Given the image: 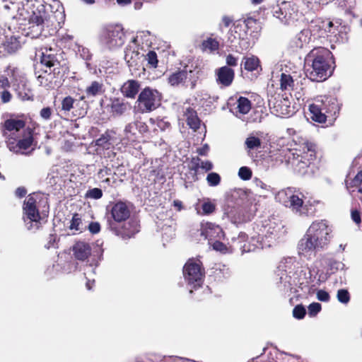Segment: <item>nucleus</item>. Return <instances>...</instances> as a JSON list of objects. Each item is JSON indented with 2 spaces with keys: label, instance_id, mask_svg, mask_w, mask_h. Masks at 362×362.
<instances>
[{
  "label": "nucleus",
  "instance_id": "69168bd1",
  "mask_svg": "<svg viewBox=\"0 0 362 362\" xmlns=\"http://www.w3.org/2000/svg\"><path fill=\"white\" fill-rule=\"evenodd\" d=\"M12 98L11 93L8 91V88L1 89L0 90V99L3 103H7L11 101Z\"/></svg>",
  "mask_w": 362,
  "mask_h": 362
},
{
  "label": "nucleus",
  "instance_id": "4468645a",
  "mask_svg": "<svg viewBox=\"0 0 362 362\" xmlns=\"http://www.w3.org/2000/svg\"><path fill=\"white\" fill-rule=\"evenodd\" d=\"M233 248L234 250H239L242 253L254 251L255 249L264 247H270V241L262 243L261 238L255 240V237L251 238V241L247 242V236L244 233H240L237 238H233Z\"/></svg>",
  "mask_w": 362,
  "mask_h": 362
},
{
  "label": "nucleus",
  "instance_id": "79ce46f5",
  "mask_svg": "<svg viewBox=\"0 0 362 362\" xmlns=\"http://www.w3.org/2000/svg\"><path fill=\"white\" fill-rule=\"evenodd\" d=\"M187 73L185 70L177 71L168 76V83L171 86H177L187 78Z\"/></svg>",
  "mask_w": 362,
  "mask_h": 362
},
{
  "label": "nucleus",
  "instance_id": "a18cd8bd",
  "mask_svg": "<svg viewBox=\"0 0 362 362\" xmlns=\"http://www.w3.org/2000/svg\"><path fill=\"white\" fill-rule=\"evenodd\" d=\"M4 45L8 52H14L21 47V42L17 37L11 36L6 39Z\"/></svg>",
  "mask_w": 362,
  "mask_h": 362
},
{
  "label": "nucleus",
  "instance_id": "9d476101",
  "mask_svg": "<svg viewBox=\"0 0 362 362\" xmlns=\"http://www.w3.org/2000/svg\"><path fill=\"white\" fill-rule=\"evenodd\" d=\"M160 100L161 95L158 90L146 88L139 95L135 109L140 113L152 112L160 106Z\"/></svg>",
  "mask_w": 362,
  "mask_h": 362
},
{
  "label": "nucleus",
  "instance_id": "1a4fd4ad",
  "mask_svg": "<svg viewBox=\"0 0 362 362\" xmlns=\"http://www.w3.org/2000/svg\"><path fill=\"white\" fill-rule=\"evenodd\" d=\"M286 229L282 221L278 217L272 216L262 222L259 228H258V236L264 241V238L269 239L267 243L276 240L284 235Z\"/></svg>",
  "mask_w": 362,
  "mask_h": 362
},
{
  "label": "nucleus",
  "instance_id": "f704fd0d",
  "mask_svg": "<svg viewBox=\"0 0 362 362\" xmlns=\"http://www.w3.org/2000/svg\"><path fill=\"white\" fill-rule=\"evenodd\" d=\"M185 117H186L187 124L190 128L196 130L199 127L200 120L197 115V112L194 110L187 108L185 112Z\"/></svg>",
  "mask_w": 362,
  "mask_h": 362
},
{
  "label": "nucleus",
  "instance_id": "a878e982",
  "mask_svg": "<svg viewBox=\"0 0 362 362\" xmlns=\"http://www.w3.org/2000/svg\"><path fill=\"white\" fill-rule=\"evenodd\" d=\"M213 163L209 160H203L198 156L193 157L189 163V169L197 174L199 170L208 172L213 168Z\"/></svg>",
  "mask_w": 362,
  "mask_h": 362
},
{
  "label": "nucleus",
  "instance_id": "864d4df0",
  "mask_svg": "<svg viewBox=\"0 0 362 362\" xmlns=\"http://www.w3.org/2000/svg\"><path fill=\"white\" fill-rule=\"evenodd\" d=\"M206 181L209 186H217L221 182V177L216 173H210L206 176Z\"/></svg>",
  "mask_w": 362,
  "mask_h": 362
},
{
  "label": "nucleus",
  "instance_id": "09e8293b",
  "mask_svg": "<svg viewBox=\"0 0 362 362\" xmlns=\"http://www.w3.org/2000/svg\"><path fill=\"white\" fill-rule=\"evenodd\" d=\"M86 227L83 226L80 216L77 214H74L71 221L70 229L81 232Z\"/></svg>",
  "mask_w": 362,
  "mask_h": 362
},
{
  "label": "nucleus",
  "instance_id": "052dcab7",
  "mask_svg": "<svg viewBox=\"0 0 362 362\" xmlns=\"http://www.w3.org/2000/svg\"><path fill=\"white\" fill-rule=\"evenodd\" d=\"M308 315L311 317L315 316L322 309L321 305L319 303H312L309 305Z\"/></svg>",
  "mask_w": 362,
  "mask_h": 362
},
{
  "label": "nucleus",
  "instance_id": "e2e57ef3",
  "mask_svg": "<svg viewBox=\"0 0 362 362\" xmlns=\"http://www.w3.org/2000/svg\"><path fill=\"white\" fill-rule=\"evenodd\" d=\"M162 230H163V238L164 240H168V239L173 238L174 237L175 230L171 226H168L165 228L163 227Z\"/></svg>",
  "mask_w": 362,
  "mask_h": 362
},
{
  "label": "nucleus",
  "instance_id": "13d9d810",
  "mask_svg": "<svg viewBox=\"0 0 362 362\" xmlns=\"http://www.w3.org/2000/svg\"><path fill=\"white\" fill-rule=\"evenodd\" d=\"M305 313V308L301 305H296L293 310V317L298 320L303 319Z\"/></svg>",
  "mask_w": 362,
  "mask_h": 362
},
{
  "label": "nucleus",
  "instance_id": "0e129e2a",
  "mask_svg": "<svg viewBox=\"0 0 362 362\" xmlns=\"http://www.w3.org/2000/svg\"><path fill=\"white\" fill-rule=\"evenodd\" d=\"M74 103V98L70 96L64 98L62 103V107L63 110L69 111L72 107Z\"/></svg>",
  "mask_w": 362,
  "mask_h": 362
},
{
  "label": "nucleus",
  "instance_id": "603ef678",
  "mask_svg": "<svg viewBox=\"0 0 362 362\" xmlns=\"http://www.w3.org/2000/svg\"><path fill=\"white\" fill-rule=\"evenodd\" d=\"M337 298V300L343 304H348L350 301V294L346 289L341 288L338 290Z\"/></svg>",
  "mask_w": 362,
  "mask_h": 362
},
{
  "label": "nucleus",
  "instance_id": "f8f14e48",
  "mask_svg": "<svg viewBox=\"0 0 362 362\" xmlns=\"http://www.w3.org/2000/svg\"><path fill=\"white\" fill-rule=\"evenodd\" d=\"M185 281L192 288H197L203 283L204 269L198 259H190L183 267Z\"/></svg>",
  "mask_w": 362,
  "mask_h": 362
},
{
  "label": "nucleus",
  "instance_id": "cd10ccee",
  "mask_svg": "<svg viewBox=\"0 0 362 362\" xmlns=\"http://www.w3.org/2000/svg\"><path fill=\"white\" fill-rule=\"evenodd\" d=\"M289 209L295 215L300 217H313L316 213L313 205H289Z\"/></svg>",
  "mask_w": 362,
  "mask_h": 362
},
{
  "label": "nucleus",
  "instance_id": "412c9836",
  "mask_svg": "<svg viewBox=\"0 0 362 362\" xmlns=\"http://www.w3.org/2000/svg\"><path fill=\"white\" fill-rule=\"evenodd\" d=\"M201 235H203L205 239H208L209 245L214 242V240L218 239L221 240L224 237L221 228L218 225L209 222L202 223Z\"/></svg>",
  "mask_w": 362,
  "mask_h": 362
},
{
  "label": "nucleus",
  "instance_id": "2eb2a0df",
  "mask_svg": "<svg viewBox=\"0 0 362 362\" xmlns=\"http://www.w3.org/2000/svg\"><path fill=\"white\" fill-rule=\"evenodd\" d=\"M148 32L138 33L127 45L124 52V59L129 66L136 65L140 57L144 56V54L139 52V42L144 37L148 36Z\"/></svg>",
  "mask_w": 362,
  "mask_h": 362
},
{
  "label": "nucleus",
  "instance_id": "c85d7f7f",
  "mask_svg": "<svg viewBox=\"0 0 362 362\" xmlns=\"http://www.w3.org/2000/svg\"><path fill=\"white\" fill-rule=\"evenodd\" d=\"M140 89V84L137 81L129 80L121 87V92L128 98H134Z\"/></svg>",
  "mask_w": 362,
  "mask_h": 362
},
{
  "label": "nucleus",
  "instance_id": "f03ea898",
  "mask_svg": "<svg viewBox=\"0 0 362 362\" xmlns=\"http://www.w3.org/2000/svg\"><path fill=\"white\" fill-rule=\"evenodd\" d=\"M333 226L326 219L316 220L310 225L298 244L300 255L310 257L325 248L332 238Z\"/></svg>",
  "mask_w": 362,
  "mask_h": 362
},
{
  "label": "nucleus",
  "instance_id": "6e6d98bb",
  "mask_svg": "<svg viewBox=\"0 0 362 362\" xmlns=\"http://www.w3.org/2000/svg\"><path fill=\"white\" fill-rule=\"evenodd\" d=\"M77 52L79 56L84 60L88 61L91 59L92 54L90 50L83 46L78 45Z\"/></svg>",
  "mask_w": 362,
  "mask_h": 362
},
{
  "label": "nucleus",
  "instance_id": "7c9ffc66",
  "mask_svg": "<svg viewBox=\"0 0 362 362\" xmlns=\"http://www.w3.org/2000/svg\"><path fill=\"white\" fill-rule=\"evenodd\" d=\"M320 100H316L313 104H311L309 107L310 118L319 123L325 122L327 115L323 112L321 105L319 104Z\"/></svg>",
  "mask_w": 362,
  "mask_h": 362
},
{
  "label": "nucleus",
  "instance_id": "5701e85b",
  "mask_svg": "<svg viewBox=\"0 0 362 362\" xmlns=\"http://www.w3.org/2000/svg\"><path fill=\"white\" fill-rule=\"evenodd\" d=\"M216 82L223 86H229L234 78V71L227 66L221 67L216 71Z\"/></svg>",
  "mask_w": 362,
  "mask_h": 362
},
{
  "label": "nucleus",
  "instance_id": "6ab92c4d",
  "mask_svg": "<svg viewBox=\"0 0 362 362\" xmlns=\"http://www.w3.org/2000/svg\"><path fill=\"white\" fill-rule=\"evenodd\" d=\"M270 108L272 113L278 117H289L293 112L288 97H279L274 100H269Z\"/></svg>",
  "mask_w": 362,
  "mask_h": 362
},
{
  "label": "nucleus",
  "instance_id": "c756f323",
  "mask_svg": "<svg viewBox=\"0 0 362 362\" xmlns=\"http://www.w3.org/2000/svg\"><path fill=\"white\" fill-rule=\"evenodd\" d=\"M319 104L327 116L335 115L339 111L338 103L334 98H325V100H320Z\"/></svg>",
  "mask_w": 362,
  "mask_h": 362
},
{
  "label": "nucleus",
  "instance_id": "c9c22d12",
  "mask_svg": "<svg viewBox=\"0 0 362 362\" xmlns=\"http://www.w3.org/2000/svg\"><path fill=\"white\" fill-rule=\"evenodd\" d=\"M103 83L98 81H93L86 87L85 95L83 98H93L103 93Z\"/></svg>",
  "mask_w": 362,
  "mask_h": 362
},
{
  "label": "nucleus",
  "instance_id": "58836bf2",
  "mask_svg": "<svg viewBox=\"0 0 362 362\" xmlns=\"http://www.w3.org/2000/svg\"><path fill=\"white\" fill-rule=\"evenodd\" d=\"M47 194L42 192H33L30 194L24 204H47Z\"/></svg>",
  "mask_w": 362,
  "mask_h": 362
},
{
  "label": "nucleus",
  "instance_id": "774afa93",
  "mask_svg": "<svg viewBox=\"0 0 362 362\" xmlns=\"http://www.w3.org/2000/svg\"><path fill=\"white\" fill-rule=\"evenodd\" d=\"M355 5V0H344L340 3L341 7L346 12L350 11Z\"/></svg>",
  "mask_w": 362,
  "mask_h": 362
},
{
  "label": "nucleus",
  "instance_id": "3c124183",
  "mask_svg": "<svg viewBox=\"0 0 362 362\" xmlns=\"http://www.w3.org/2000/svg\"><path fill=\"white\" fill-rule=\"evenodd\" d=\"M195 210L199 215H209L215 211V205H196Z\"/></svg>",
  "mask_w": 362,
  "mask_h": 362
},
{
  "label": "nucleus",
  "instance_id": "8fccbe9b",
  "mask_svg": "<svg viewBox=\"0 0 362 362\" xmlns=\"http://www.w3.org/2000/svg\"><path fill=\"white\" fill-rule=\"evenodd\" d=\"M362 183V170L357 173L355 177L350 182H346V187L351 193L355 192L354 189H351L354 187H358Z\"/></svg>",
  "mask_w": 362,
  "mask_h": 362
},
{
  "label": "nucleus",
  "instance_id": "0eeeda50",
  "mask_svg": "<svg viewBox=\"0 0 362 362\" xmlns=\"http://www.w3.org/2000/svg\"><path fill=\"white\" fill-rule=\"evenodd\" d=\"M49 214V205H25L23 219L26 228L35 231L46 221Z\"/></svg>",
  "mask_w": 362,
  "mask_h": 362
},
{
  "label": "nucleus",
  "instance_id": "4c0bfd02",
  "mask_svg": "<svg viewBox=\"0 0 362 362\" xmlns=\"http://www.w3.org/2000/svg\"><path fill=\"white\" fill-rule=\"evenodd\" d=\"M240 30V27L235 25L230 29L227 35L228 41L230 43V46L236 50H238L237 43L241 37Z\"/></svg>",
  "mask_w": 362,
  "mask_h": 362
},
{
  "label": "nucleus",
  "instance_id": "c03bdc74",
  "mask_svg": "<svg viewBox=\"0 0 362 362\" xmlns=\"http://www.w3.org/2000/svg\"><path fill=\"white\" fill-rule=\"evenodd\" d=\"M261 140L254 135H250L245 140V144L248 151L257 150L261 147Z\"/></svg>",
  "mask_w": 362,
  "mask_h": 362
},
{
  "label": "nucleus",
  "instance_id": "dca6fc26",
  "mask_svg": "<svg viewBox=\"0 0 362 362\" xmlns=\"http://www.w3.org/2000/svg\"><path fill=\"white\" fill-rule=\"evenodd\" d=\"M276 202L280 203L304 204L310 202L308 197L303 192L293 188H287L279 191L275 196Z\"/></svg>",
  "mask_w": 362,
  "mask_h": 362
},
{
  "label": "nucleus",
  "instance_id": "473e14b6",
  "mask_svg": "<svg viewBox=\"0 0 362 362\" xmlns=\"http://www.w3.org/2000/svg\"><path fill=\"white\" fill-rule=\"evenodd\" d=\"M114 134L115 132L112 131L105 132L96 140L95 145L104 149H109L116 143Z\"/></svg>",
  "mask_w": 362,
  "mask_h": 362
},
{
  "label": "nucleus",
  "instance_id": "423d86ee",
  "mask_svg": "<svg viewBox=\"0 0 362 362\" xmlns=\"http://www.w3.org/2000/svg\"><path fill=\"white\" fill-rule=\"evenodd\" d=\"M72 252L76 259L86 263V267L88 268L89 271L85 269L84 274L86 276L88 275L89 272L95 274V269L103 258V250L102 248L95 251L96 255H93L91 246L88 243L78 241L72 246Z\"/></svg>",
  "mask_w": 362,
  "mask_h": 362
},
{
  "label": "nucleus",
  "instance_id": "e433bc0d",
  "mask_svg": "<svg viewBox=\"0 0 362 362\" xmlns=\"http://www.w3.org/2000/svg\"><path fill=\"white\" fill-rule=\"evenodd\" d=\"M243 63L245 70L253 71L260 66V62L257 57L254 55L245 57Z\"/></svg>",
  "mask_w": 362,
  "mask_h": 362
},
{
  "label": "nucleus",
  "instance_id": "ddd939ff",
  "mask_svg": "<svg viewBox=\"0 0 362 362\" xmlns=\"http://www.w3.org/2000/svg\"><path fill=\"white\" fill-rule=\"evenodd\" d=\"M21 135V138H14V139L7 141L8 148L15 153L29 154L34 149L32 132L28 129L26 131H23Z\"/></svg>",
  "mask_w": 362,
  "mask_h": 362
},
{
  "label": "nucleus",
  "instance_id": "f3484780",
  "mask_svg": "<svg viewBox=\"0 0 362 362\" xmlns=\"http://www.w3.org/2000/svg\"><path fill=\"white\" fill-rule=\"evenodd\" d=\"M25 127V122L22 119H6L2 127L4 136L9 141L14 138H19L21 136Z\"/></svg>",
  "mask_w": 362,
  "mask_h": 362
},
{
  "label": "nucleus",
  "instance_id": "20e7f679",
  "mask_svg": "<svg viewBox=\"0 0 362 362\" xmlns=\"http://www.w3.org/2000/svg\"><path fill=\"white\" fill-rule=\"evenodd\" d=\"M315 158V146L308 141H304L293 149L288 156V162L294 170L300 174L308 173V168Z\"/></svg>",
  "mask_w": 362,
  "mask_h": 362
},
{
  "label": "nucleus",
  "instance_id": "b1692460",
  "mask_svg": "<svg viewBox=\"0 0 362 362\" xmlns=\"http://www.w3.org/2000/svg\"><path fill=\"white\" fill-rule=\"evenodd\" d=\"M310 32L308 30H303L298 33L290 42V47L293 49L303 48L310 40Z\"/></svg>",
  "mask_w": 362,
  "mask_h": 362
},
{
  "label": "nucleus",
  "instance_id": "a211bd4d",
  "mask_svg": "<svg viewBox=\"0 0 362 362\" xmlns=\"http://www.w3.org/2000/svg\"><path fill=\"white\" fill-rule=\"evenodd\" d=\"M12 76L16 81L14 83V90L18 96L23 100H31L33 95L25 74L21 71H13Z\"/></svg>",
  "mask_w": 362,
  "mask_h": 362
},
{
  "label": "nucleus",
  "instance_id": "393cba45",
  "mask_svg": "<svg viewBox=\"0 0 362 362\" xmlns=\"http://www.w3.org/2000/svg\"><path fill=\"white\" fill-rule=\"evenodd\" d=\"M110 107L115 115H121L129 109V104L123 98H113L110 100Z\"/></svg>",
  "mask_w": 362,
  "mask_h": 362
},
{
  "label": "nucleus",
  "instance_id": "2f4dec72",
  "mask_svg": "<svg viewBox=\"0 0 362 362\" xmlns=\"http://www.w3.org/2000/svg\"><path fill=\"white\" fill-rule=\"evenodd\" d=\"M111 214L115 221L120 222L129 218L130 212L127 205H114Z\"/></svg>",
  "mask_w": 362,
  "mask_h": 362
},
{
  "label": "nucleus",
  "instance_id": "ea45409f",
  "mask_svg": "<svg viewBox=\"0 0 362 362\" xmlns=\"http://www.w3.org/2000/svg\"><path fill=\"white\" fill-rule=\"evenodd\" d=\"M256 211L255 205H245L238 214L239 221H250L254 216Z\"/></svg>",
  "mask_w": 362,
  "mask_h": 362
},
{
  "label": "nucleus",
  "instance_id": "4d7b16f0",
  "mask_svg": "<svg viewBox=\"0 0 362 362\" xmlns=\"http://www.w3.org/2000/svg\"><path fill=\"white\" fill-rule=\"evenodd\" d=\"M238 176L243 180H248L252 177V170L248 167H241L238 171Z\"/></svg>",
  "mask_w": 362,
  "mask_h": 362
},
{
  "label": "nucleus",
  "instance_id": "7ed1b4c3",
  "mask_svg": "<svg viewBox=\"0 0 362 362\" xmlns=\"http://www.w3.org/2000/svg\"><path fill=\"white\" fill-rule=\"evenodd\" d=\"M331 52L324 48L312 49L305 58V73L313 81H323L331 76Z\"/></svg>",
  "mask_w": 362,
  "mask_h": 362
},
{
  "label": "nucleus",
  "instance_id": "aec40b11",
  "mask_svg": "<svg viewBox=\"0 0 362 362\" xmlns=\"http://www.w3.org/2000/svg\"><path fill=\"white\" fill-rule=\"evenodd\" d=\"M274 16L282 23L288 25L297 20L298 13L290 3H284L282 7L274 11Z\"/></svg>",
  "mask_w": 362,
  "mask_h": 362
},
{
  "label": "nucleus",
  "instance_id": "338daca9",
  "mask_svg": "<svg viewBox=\"0 0 362 362\" xmlns=\"http://www.w3.org/2000/svg\"><path fill=\"white\" fill-rule=\"evenodd\" d=\"M316 296L317 300L322 302H328L330 299L329 294L325 290H318Z\"/></svg>",
  "mask_w": 362,
  "mask_h": 362
},
{
  "label": "nucleus",
  "instance_id": "f257e3e1",
  "mask_svg": "<svg viewBox=\"0 0 362 362\" xmlns=\"http://www.w3.org/2000/svg\"><path fill=\"white\" fill-rule=\"evenodd\" d=\"M54 5L45 4L43 0H25L22 7L16 2L13 7L9 2L3 3V8L8 11H17L20 18L28 21V31L25 35L37 38L44 32V36L55 33L64 22V14L60 2L53 1Z\"/></svg>",
  "mask_w": 362,
  "mask_h": 362
},
{
  "label": "nucleus",
  "instance_id": "de8ad7c7",
  "mask_svg": "<svg viewBox=\"0 0 362 362\" xmlns=\"http://www.w3.org/2000/svg\"><path fill=\"white\" fill-rule=\"evenodd\" d=\"M320 27L322 29L321 36H329L335 33V27L332 21H323Z\"/></svg>",
  "mask_w": 362,
  "mask_h": 362
},
{
  "label": "nucleus",
  "instance_id": "bb28decb",
  "mask_svg": "<svg viewBox=\"0 0 362 362\" xmlns=\"http://www.w3.org/2000/svg\"><path fill=\"white\" fill-rule=\"evenodd\" d=\"M13 71H20L17 68L7 67L3 74H0V90L10 88L11 85L14 88V83H16L14 77L12 76Z\"/></svg>",
  "mask_w": 362,
  "mask_h": 362
},
{
  "label": "nucleus",
  "instance_id": "6e6552de",
  "mask_svg": "<svg viewBox=\"0 0 362 362\" xmlns=\"http://www.w3.org/2000/svg\"><path fill=\"white\" fill-rule=\"evenodd\" d=\"M100 42L108 49H115L122 46L126 37L121 25H109L102 28L100 33Z\"/></svg>",
  "mask_w": 362,
  "mask_h": 362
},
{
  "label": "nucleus",
  "instance_id": "37998d69",
  "mask_svg": "<svg viewBox=\"0 0 362 362\" xmlns=\"http://www.w3.org/2000/svg\"><path fill=\"white\" fill-rule=\"evenodd\" d=\"M220 240H221L218 239L210 244L214 250L220 252L223 254L230 253L234 251V249L233 248V243L230 246H227Z\"/></svg>",
  "mask_w": 362,
  "mask_h": 362
},
{
  "label": "nucleus",
  "instance_id": "a19ab883",
  "mask_svg": "<svg viewBox=\"0 0 362 362\" xmlns=\"http://www.w3.org/2000/svg\"><path fill=\"white\" fill-rule=\"evenodd\" d=\"M201 48L203 52L211 53L218 49L219 42L214 38L208 37L202 42Z\"/></svg>",
  "mask_w": 362,
  "mask_h": 362
},
{
  "label": "nucleus",
  "instance_id": "9b49d317",
  "mask_svg": "<svg viewBox=\"0 0 362 362\" xmlns=\"http://www.w3.org/2000/svg\"><path fill=\"white\" fill-rule=\"evenodd\" d=\"M300 74L297 71H288L286 70L280 75L279 87L283 91L288 93L299 100L302 97Z\"/></svg>",
  "mask_w": 362,
  "mask_h": 362
},
{
  "label": "nucleus",
  "instance_id": "4be33fe9",
  "mask_svg": "<svg viewBox=\"0 0 362 362\" xmlns=\"http://www.w3.org/2000/svg\"><path fill=\"white\" fill-rule=\"evenodd\" d=\"M40 64L42 66L49 69L58 66L59 60L55 54V50L52 48H47V47L42 48Z\"/></svg>",
  "mask_w": 362,
  "mask_h": 362
},
{
  "label": "nucleus",
  "instance_id": "49530a36",
  "mask_svg": "<svg viewBox=\"0 0 362 362\" xmlns=\"http://www.w3.org/2000/svg\"><path fill=\"white\" fill-rule=\"evenodd\" d=\"M52 77V75L51 72L48 73L47 70H45L42 74L37 76V79L40 86L45 88H50Z\"/></svg>",
  "mask_w": 362,
  "mask_h": 362
},
{
  "label": "nucleus",
  "instance_id": "5fc2aeb1",
  "mask_svg": "<svg viewBox=\"0 0 362 362\" xmlns=\"http://www.w3.org/2000/svg\"><path fill=\"white\" fill-rule=\"evenodd\" d=\"M129 228H125L127 230L125 235L128 238H131L139 231V226L136 221H132L129 223Z\"/></svg>",
  "mask_w": 362,
  "mask_h": 362
},
{
  "label": "nucleus",
  "instance_id": "72a5a7b5",
  "mask_svg": "<svg viewBox=\"0 0 362 362\" xmlns=\"http://www.w3.org/2000/svg\"><path fill=\"white\" fill-rule=\"evenodd\" d=\"M251 102L245 97H240L236 101L235 113L241 115L247 114L251 110Z\"/></svg>",
  "mask_w": 362,
  "mask_h": 362
},
{
  "label": "nucleus",
  "instance_id": "680f3d73",
  "mask_svg": "<svg viewBox=\"0 0 362 362\" xmlns=\"http://www.w3.org/2000/svg\"><path fill=\"white\" fill-rule=\"evenodd\" d=\"M148 63L153 67H156L158 64L157 54L153 51H149L146 56Z\"/></svg>",
  "mask_w": 362,
  "mask_h": 362
},
{
  "label": "nucleus",
  "instance_id": "39448f33",
  "mask_svg": "<svg viewBox=\"0 0 362 362\" xmlns=\"http://www.w3.org/2000/svg\"><path fill=\"white\" fill-rule=\"evenodd\" d=\"M300 268V264L296 257H285L280 261L277 267L276 275L279 277L277 284H279V287L282 291L287 292L291 289Z\"/></svg>",
  "mask_w": 362,
  "mask_h": 362
},
{
  "label": "nucleus",
  "instance_id": "bf43d9fd",
  "mask_svg": "<svg viewBox=\"0 0 362 362\" xmlns=\"http://www.w3.org/2000/svg\"><path fill=\"white\" fill-rule=\"evenodd\" d=\"M103 192L102 190L99 188H93L91 189H89L86 193V198H90V199H99L102 197Z\"/></svg>",
  "mask_w": 362,
  "mask_h": 362
}]
</instances>
